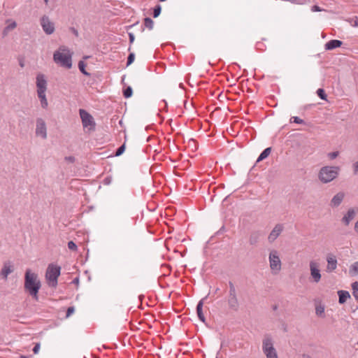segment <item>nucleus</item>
I'll use <instances>...</instances> for the list:
<instances>
[{
  "mask_svg": "<svg viewBox=\"0 0 358 358\" xmlns=\"http://www.w3.org/2000/svg\"><path fill=\"white\" fill-rule=\"evenodd\" d=\"M354 173L356 174L358 173V161L355 162L352 165Z\"/></svg>",
  "mask_w": 358,
  "mask_h": 358,
  "instance_id": "obj_41",
  "label": "nucleus"
},
{
  "mask_svg": "<svg viewBox=\"0 0 358 358\" xmlns=\"http://www.w3.org/2000/svg\"><path fill=\"white\" fill-rule=\"evenodd\" d=\"M143 297V295H140V296H138L139 300H141V301Z\"/></svg>",
  "mask_w": 358,
  "mask_h": 358,
  "instance_id": "obj_51",
  "label": "nucleus"
},
{
  "mask_svg": "<svg viewBox=\"0 0 358 358\" xmlns=\"http://www.w3.org/2000/svg\"><path fill=\"white\" fill-rule=\"evenodd\" d=\"M262 350L266 358H278L273 347V338L270 334H266L262 341Z\"/></svg>",
  "mask_w": 358,
  "mask_h": 358,
  "instance_id": "obj_5",
  "label": "nucleus"
},
{
  "mask_svg": "<svg viewBox=\"0 0 358 358\" xmlns=\"http://www.w3.org/2000/svg\"><path fill=\"white\" fill-rule=\"evenodd\" d=\"M68 248L69 250H73V251H76L77 250L76 244L72 241H71L68 243Z\"/></svg>",
  "mask_w": 358,
  "mask_h": 358,
  "instance_id": "obj_36",
  "label": "nucleus"
},
{
  "mask_svg": "<svg viewBox=\"0 0 358 358\" xmlns=\"http://www.w3.org/2000/svg\"><path fill=\"white\" fill-rule=\"evenodd\" d=\"M345 196V194L343 192L336 193L330 201L329 206L331 208H335L338 207L343 202Z\"/></svg>",
  "mask_w": 358,
  "mask_h": 358,
  "instance_id": "obj_15",
  "label": "nucleus"
},
{
  "mask_svg": "<svg viewBox=\"0 0 358 358\" xmlns=\"http://www.w3.org/2000/svg\"><path fill=\"white\" fill-rule=\"evenodd\" d=\"M78 68L80 71L85 75H89L87 72L85 71V64L83 61H80L78 63Z\"/></svg>",
  "mask_w": 358,
  "mask_h": 358,
  "instance_id": "obj_30",
  "label": "nucleus"
},
{
  "mask_svg": "<svg viewBox=\"0 0 358 358\" xmlns=\"http://www.w3.org/2000/svg\"><path fill=\"white\" fill-rule=\"evenodd\" d=\"M79 113L82 120V123L84 128H87L89 130L94 129L95 122L93 117L85 110L80 109Z\"/></svg>",
  "mask_w": 358,
  "mask_h": 358,
  "instance_id": "obj_10",
  "label": "nucleus"
},
{
  "mask_svg": "<svg viewBox=\"0 0 358 358\" xmlns=\"http://www.w3.org/2000/svg\"><path fill=\"white\" fill-rule=\"evenodd\" d=\"M137 262L140 271H143L146 268L150 263L148 250L144 247L143 240L140 238L138 241Z\"/></svg>",
  "mask_w": 358,
  "mask_h": 358,
  "instance_id": "obj_4",
  "label": "nucleus"
},
{
  "mask_svg": "<svg viewBox=\"0 0 358 358\" xmlns=\"http://www.w3.org/2000/svg\"><path fill=\"white\" fill-rule=\"evenodd\" d=\"M203 299L199 301L196 306V313L199 318L203 322H205V317L203 313Z\"/></svg>",
  "mask_w": 358,
  "mask_h": 358,
  "instance_id": "obj_21",
  "label": "nucleus"
},
{
  "mask_svg": "<svg viewBox=\"0 0 358 358\" xmlns=\"http://www.w3.org/2000/svg\"><path fill=\"white\" fill-rule=\"evenodd\" d=\"M284 230L282 224H276L268 236V241L273 243Z\"/></svg>",
  "mask_w": 358,
  "mask_h": 358,
  "instance_id": "obj_13",
  "label": "nucleus"
},
{
  "mask_svg": "<svg viewBox=\"0 0 358 358\" xmlns=\"http://www.w3.org/2000/svg\"><path fill=\"white\" fill-rule=\"evenodd\" d=\"M124 150H125V145L123 144L117 149V150L115 152V156L121 155L124 152Z\"/></svg>",
  "mask_w": 358,
  "mask_h": 358,
  "instance_id": "obj_35",
  "label": "nucleus"
},
{
  "mask_svg": "<svg viewBox=\"0 0 358 358\" xmlns=\"http://www.w3.org/2000/svg\"><path fill=\"white\" fill-rule=\"evenodd\" d=\"M133 93V90L131 87H128L127 89L124 90V96L126 98H129L131 96Z\"/></svg>",
  "mask_w": 358,
  "mask_h": 358,
  "instance_id": "obj_31",
  "label": "nucleus"
},
{
  "mask_svg": "<svg viewBox=\"0 0 358 358\" xmlns=\"http://www.w3.org/2000/svg\"><path fill=\"white\" fill-rule=\"evenodd\" d=\"M353 26H355V27H358V22H357V20H355V23H354Z\"/></svg>",
  "mask_w": 358,
  "mask_h": 358,
  "instance_id": "obj_47",
  "label": "nucleus"
},
{
  "mask_svg": "<svg viewBox=\"0 0 358 358\" xmlns=\"http://www.w3.org/2000/svg\"><path fill=\"white\" fill-rule=\"evenodd\" d=\"M36 134L43 139L47 138V128L45 121L42 118L36 119Z\"/></svg>",
  "mask_w": 358,
  "mask_h": 358,
  "instance_id": "obj_12",
  "label": "nucleus"
},
{
  "mask_svg": "<svg viewBox=\"0 0 358 358\" xmlns=\"http://www.w3.org/2000/svg\"><path fill=\"white\" fill-rule=\"evenodd\" d=\"M291 120L293 121L295 123H297V124H302V123H303V120L300 119L298 117H292L291 118Z\"/></svg>",
  "mask_w": 358,
  "mask_h": 358,
  "instance_id": "obj_38",
  "label": "nucleus"
},
{
  "mask_svg": "<svg viewBox=\"0 0 358 358\" xmlns=\"http://www.w3.org/2000/svg\"><path fill=\"white\" fill-rule=\"evenodd\" d=\"M355 228L357 231H358V221L355 223Z\"/></svg>",
  "mask_w": 358,
  "mask_h": 358,
  "instance_id": "obj_46",
  "label": "nucleus"
},
{
  "mask_svg": "<svg viewBox=\"0 0 358 358\" xmlns=\"http://www.w3.org/2000/svg\"><path fill=\"white\" fill-rule=\"evenodd\" d=\"M45 92H37L38 97L41 102V106L43 108H46L48 106Z\"/></svg>",
  "mask_w": 358,
  "mask_h": 358,
  "instance_id": "obj_20",
  "label": "nucleus"
},
{
  "mask_svg": "<svg viewBox=\"0 0 358 358\" xmlns=\"http://www.w3.org/2000/svg\"><path fill=\"white\" fill-rule=\"evenodd\" d=\"M352 294L355 298L358 301V282H355L352 284Z\"/></svg>",
  "mask_w": 358,
  "mask_h": 358,
  "instance_id": "obj_27",
  "label": "nucleus"
},
{
  "mask_svg": "<svg viewBox=\"0 0 358 358\" xmlns=\"http://www.w3.org/2000/svg\"><path fill=\"white\" fill-rule=\"evenodd\" d=\"M357 345H358V341H357Z\"/></svg>",
  "mask_w": 358,
  "mask_h": 358,
  "instance_id": "obj_54",
  "label": "nucleus"
},
{
  "mask_svg": "<svg viewBox=\"0 0 358 358\" xmlns=\"http://www.w3.org/2000/svg\"><path fill=\"white\" fill-rule=\"evenodd\" d=\"M19 64L20 66L23 68L24 66V61L22 59H20V62H19Z\"/></svg>",
  "mask_w": 358,
  "mask_h": 358,
  "instance_id": "obj_45",
  "label": "nucleus"
},
{
  "mask_svg": "<svg viewBox=\"0 0 358 358\" xmlns=\"http://www.w3.org/2000/svg\"><path fill=\"white\" fill-rule=\"evenodd\" d=\"M324 313V307L322 305H319L315 308V313L317 315L322 316Z\"/></svg>",
  "mask_w": 358,
  "mask_h": 358,
  "instance_id": "obj_28",
  "label": "nucleus"
},
{
  "mask_svg": "<svg viewBox=\"0 0 358 358\" xmlns=\"http://www.w3.org/2000/svg\"><path fill=\"white\" fill-rule=\"evenodd\" d=\"M342 45V41L339 40H331L325 45L327 50H333L336 48H338Z\"/></svg>",
  "mask_w": 358,
  "mask_h": 358,
  "instance_id": "obj_19",
  "label": "nucleus"
},
{
  "mask_svg": "<svg viewBox=\"0 0 358 358\" xmlns=\"http://www.w3.org/2000/svg\"><path fill=\"white\" fill-rule=\"evenodd\" d=\"M60 266L50 264L46 270L45 278L49 286L55 287L57 285V278L60 275Z\"/></svg>",
  "mask_w": 358,
  "mask_h": 358,
  "instance_id": "obj_6",
  "label": "nucleus"
},
{
  "mask_svg": "<svg viewBox=\"0 0 358 358\" xmlns=\"http://www.w3.org/2000/svg\"><path fill=\"white\" fill-rule=\"evenodd\" d=\"M269 266L273 274H278L282 268V262L278 251L272 250L268 255Z\"/></svg>",
  "mask_w": 358,
  "mask_h": 358,
  "instance_id": "obj_7",
  "label": "nucleus"
},
{
  "mask_svg": "<svg viewBox=\"0 0 358 358\" xmlns=\"http://www.w3.org/2000/svg\"><path fill=\"white\" fill-rule=\"evenodd\" d=\"M340 171V168L336 166H325L322 167L318 173L320 181L324 184L331 182L336 179Z\"/></svg>",
  "mask_w": 358,
  "mask_h": 358,
  "instance_id": "obj_3",
  "label": "nucleus"
},
{
  "mask_svg": "<svg viewBox=\"0 0 358 358\" xmlns=\"http://www.w3.org/2000/svg\"><path fill=\"white\" fill-rule=\"evenodd\" d=\"M271 148H266L259 156L257 158V162H259L262 161L263 159H266L271 153Z\"/></svg>",
  "mask_w": 358,
  "mask_h": 358,
  "instance_id": "obj_24",
  "label": "nucleus"
},
{
  "mask_svg": "<svg viewBox=\"0 0 358 358\" xmlns=\"http://www.w3.org/2000/svg\"><path fill=\"white\" fill-rule=\"evenodd\" d=\"M41 287V282L37 273L31 269H27L24 273V288L34 299H38V292Z\"/></svg>",
  "mask_w": 358,
  "mask_h": 358,
  "instance_id": "obj_1",
  "label": "nucleus"
},
{
  "mask_svg": "<svg viewBox=\"0 0 358 358\" xmlns=\"http://www.w3.org/2000/svg\"><path fill=\"white\" fill-rule=\"evenodd\" d=\"M357 212H358V208H351L348 209V210L344 215V216L343 217V218L341 220L342 222L345 225L348 226L350 224V222L355 218Z\"/></svg>",
  "mask_w": 358,
  "mask_h": 358,
  "instance_id": "obj_16",
  "label": "nucleus"
},
{
  "mask_svg": "<svg viewBox=\"0 0 358 358\" xmlns=\"http://www.w3.org/2000/svg\"><path fill=\"white\" fill-rule=\"evenodd\" d=\"M41 25L46 34L50 35L54 33L55 29V24L50 21L48 16L44 15L41 17Z\"/></svg>",
  "mask_w": 358,
  "mask_h": 358,
  "instance_id": "obj_11",
  "label": "nucleus"
},
{
  "mask_svg": "<svg viewBox=\"0 0 358 358\" xmlns=\"http://www.w3.org/2000/svg\"><path fill=\"white\" fill-rule=\"evenodd\" d=\"M350 273L358 274V262H355L350 268Z\"/></svg>",
  "mask_w": 358,
  "mask_h": 358,
  "instance_id": "obj_25",
  "label": "nucleus"
},
{
  "mask_svg": "<svg viewBox=\"0 0 358 358\" xmlns=\"http://www.w3.org/2000/svg\"><path fill=\"white\" fill-rule=\"evenodd\" d=\"M161 10H162L161 6H159V5L156 6L155 8H154L153 17H157L160 15Z\"/></svg>",
  "mask_w": 358,
  "mask_h": 358,
  "instance_id": "obj_33",
  "label": "nucleus"
},
{
  "mask_svg": "<svg viewBox=\"0 0 358 358\" xmlns=\"http://www.w3.org/2000/svg\"><path fill=\"white\" fill-rule=\"evenodd\" d=\"M65 159H66V161L70 162H74V160H75V158H74L73 157L70 156V157H65Z\"/></svg>",
  "mask_w": 358,
  "mask_h": 358,
  "instance_id": "obj_42",
  "label": "nucleus"
},
{
  "mask_svg": "<svg viewBox=\"0 0 358 358\" xmlns=\"http://www.w3.org/2000/svg\"><path fill=\"white\" fill-rule=\"evenodd\" d=\"M258 240V234H252L250 237V243L252 245H255L257 243Z\"/></svg>",
  "mask_w": 358,
  "mask_h": 358,
  "instance_id": "obj_32",
  "label": "nucleus"
},
{
  "mask_svg": "<svg viewBox=\"0 0 358 358\" xmlns=\"http://www.w3.org/2000/svg\"><path fill=\"white\" fill-rule=\"evenodd\" d=\"M229 292L227 300L228 306L230 309L237 311L239 308L240 303L237 298L236 290L231 282H229Z\"/></svg>",
  "mask_w": 358,
  "mask_h": 358,
  "instance_id": "obj_9",
  "label": "nucleus"
},
{
  "mask_svg": "<svg viewBox=\"0 0 358 358\" xmlns=\"http://www.w3.org/2000/svg\"><path fill=\"white\" fill-rule=\"evenodd\" d=\"M310 280L314 283H318L322 278L320 265L315 260L309 262Z\"/></svg>",
  "mask_w": 358,
  "mask_h": 358,
  "instance_id": "obj_8",
  "label": "nucleus"
},
{
  "mask_svg": "<svg viewBox=\"0 0 358 358\" xmlns=\"http://www.w3.org/2000/svg\"><path fill=\"white\" fill-rule=\"evenodd\" d=\"M6 23H8V24L3 29L2 31L3 37L6 36L9 31L13 30L17 27V23L11 20H7Z\"/></svg>",
  "mask_w": 358,
  "mask_h": 358,
  "instance_id": "obj_18",
  "label": "nucleus"
},
{
  "mask_svg": "<svg viewBox=\"0 0 358 358\" xmlns=\"http://www.w3.org/2000/svg\"><path fill=\"white\" fill-rule=\"evenodd\" d=\"M144 24L146 27H148L149 29H152L153 27L154 22L152 19L149 17H146L144 20Z\"/></svg>",
  "mask_w": 358,
  "mask_h": 358,
  "instance_id": "obj_26",
  "label": "nucleus"
},
{
  "mask_svg": "<svg viewBox=\"0 0 358 358\" xmlns=\"http://www.w3.org/2000/svg\"><path fill=\"white\" fill-rule=\"evenodd\" d=\"M73 52L66 46L62 45L53 54L54 62L62 67L71 69L72 67Z\"/></svg>",
  "mask_w": 358,
  "mask_h": 358,
  "instance_id": "obj_2",
  "label": "nucleus"
},
{
  "mask_svg": "<svg viewBox=\"0 0 358 358\" xmlns=\"http://www.w3.org/2000/svg\"><path fill=\"white\" fill-rule=\"evenodd\" d=\"M20 358H28V357L25 355H20Z\"/></svg>",
  "mask_w": 358,
  "mask_h": 358,
  "instance_id": "obj_50",
  "label": "nucleus"
},
{
  "mask_svg": "<svg viewBox=\"0 0 358 358\" xmlns=\"http://www.w3.org/2000/svg\"><path fill=\"white\" fill-rule=\"evenodd\" d=\"M303 358H312V357L309 355H303Z\"/></svg>",
  "mask_w": 358,
  "mask_h": 358,
  "instance_id": "obj_48",
  "label": "nucleus"
},
{
  "mask_svg": "<svg viewBox=\"0 0 358 358\" xmlns=\"http://www.w3.org/2000/svg\"><path fill=\"white\" fill-rule=\"evenodd\" d=\"M13 270L11 269L10 266L5 264L3 267V268L1 271V275L4 278L6 279L8 275L12 273Z\"/></svg>",
  "mask_w": 358,
  "mask_h": 358,
  "instance_id": "obj_23",
  "label": "nucleus"
},
{
  "mask_svg": "<svg viewBox=\"0 0 358 358\" xmlns=\"http://www.w3.org/2000/svg\"><path fill=\"white\" fill-rule=\"evenodd\" d=\"M134 59V53L131 52L127 59V66L130 65Z\"/></svg>",
  "mask_w": 358,
  "mask_h": 358,
  "instance_id": "obj_37",
  "label": "nucleus"
},
{
  "mask_svg": "<svg viewBox=\"0 0 358 358\" xmlns=\"http://www.w3.org/2000/svg\"><path fill=\"white\" fill-rule=\"evenodd\" d=\"M338 296H339V303H344L346 302L347 299L350 298V294L347 291H338Z\"/></svg>",
  "mask_w": 358,
  "mask_h": 358,
  "instance_id": "obj_22",
  "label": "nucleus"
},
{
  "mask_svg": "<svg viewBox=\"0 0 358 358\" xmlns=\"http://www.w3.org/2000/svg\"><path fill=\"white\" fill-rule=\"evenodd\" d=\"M73 33L75 35L78 36V31L76 29H73Z\"/></svg>",
  "mask_w": 358,
  "mask_h": 358,
  "instance_id": "obj_49",
  "label": "nucleus"
},
{
  "mask_svg": "<svg viewBox=\"0 0 358 358\" xmlns=\"http://www.w3.org/2000/svg\"><path fill=\"white\" fill-rule=\"evenodd\" d=\"M327 272L331 273L334 271L337 267V260L335 257L330 255L327 258Z\"/></svg>",
  "mask_w": 358,
  "mask_h": 358,
  "instance_id": "obj_17",
  "label": "nucleus"
},
{
  "mask_svg": "<svg viewBox=\"0 0 358 358\" xmlns=\"http://www.w3.org/2000/svg\"><path fill=\"white\" fill-rule=\"evenodd\" d=\"M135 329H136V330H137V329H139V328H138V327H135Z\"/></svg>",
  "mask_w": 358,
  "mask_h": 358,
  "instance_id": "obj_53",
  "label": "nucleus"
},
{
  "mask_svg": "<svg viewBox=\"0 0 358 358\" xmlns=\"http://www.w3.org/2000/svg\"><path fill=\"white\" fill-rule=\"evenodd\" d=\"M317 94L318 95V96L322 99V100H327V95L324 91L323 89H318L317 90Z\"/></svg>",
  "mask_w": 358,
  "mask_h": 358,
  "instance_id": "obj_29",
  "label": "nucleus"
},
{
  "mask_svg": "<svg viewBox=\"0 0 358 358\" xmlns=\"http://www.w3.org/2000/svg\"><path fill=\"white\" fill-rule=\"evenodd\" d=\"M129 40L132 43L134 41V34L133 33H129Z\"/></svg>",
  "mask_w": 358,
  "mask_h": 358,
  "instance_id": "obj_43",
  "label": "nucleus"
},
{
  "mask_svg": "<svg viewBox=\"0 0 358 358\" xmlns=\"http://www.w3.org/2000/svg\"><path fill=\"white\" fill-rule=\"evenodd\" d=\"M44 1H45V4H48V3L49 0H44Z\"/></svg>",
  "mask_w": 358,
  "mask_h": 358,
  "instance_id": "obj_52",
  "label": "nucleus"
},
{
  "mask_svg": "<svg viewBox=\"0 0 358 358\" xmlns=\"http://www.w3.org/2000/svg\"><path fill=\"white\" fill-rule=\"evenodd\" d=\"M40 348H41V345L39 343H36L34 348H33V352L34 354H38L39 350H40Z\"/></svg>",
  "mask_w": 358,
  "mask_h": 358,
  "instance_id": "obj_40",
  "label": "nucleus"
},
{
  "mask_svg": "<svg viewBox=\"0 0 358 358\" xmlns=\"http://www.w3.org/2000/svg\"><path fill=\"white\" fill-rule=\"evenodd\" d=\"M338 155H339V152L336 151V152H332L328 153L327 157L330 160H333V159H336L338 156Z\"/></svg>",
  "mask_w": 358,
  "mask_h": 358,
  "instance_id": "obj_34",
  "label": "nucleus"
},
{
  "mask_svg": "<svg viewBox=\"0 0 358 358\" xmlns=\"http://www.w3.org/2000/svg\"><path fill=\"white\" fill-rule=\"evenodd\" d=\"M36 85L37 87V92H46L48 84L45 76L43 74L38 73L36 76Z\"/></svg>",
  "mask_w": 358,
  "mask_h": 358,
  "instance_id": "obj_14",
  "label": "nucleus"
},
{
  "mask_svg": "<svg viewBox=\"0 0 358 358\" xmlns=\"http://www.w3.org/2000/svg\"><path fill=\"white\" fill-rule=\"evenodd\" d=\"M312 10H313V11H320V10H321V9L320 8V7H319V6H314L313 7V8H312Z\"/></svg>",
  "mask_w": 358,
  "mask_h": 358,
  "instance_id": "obj_44",
  "label": "nucleus"
},
{
  "mask_svg": "<svg viewBox=\"0 0 358 358\" xmlns=\"http://www.w3.org/2000/svg\"><path fill=\"white\" fill-rule=\"evenodd\" d=\"M74 311H75L74 307L71 306V307L68 308L67 311H66V317H69V316H71L74 313Z\"/></svg>",
  "mask_w": 358,
  "mask_h": 358,
  "instance_id": "obj_39",
  "label": "nucleus"
}]
</instances>
